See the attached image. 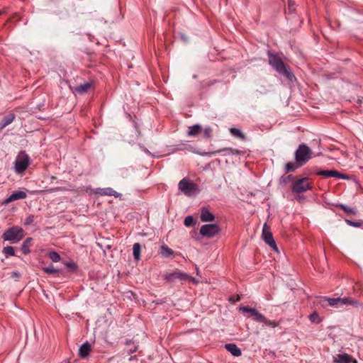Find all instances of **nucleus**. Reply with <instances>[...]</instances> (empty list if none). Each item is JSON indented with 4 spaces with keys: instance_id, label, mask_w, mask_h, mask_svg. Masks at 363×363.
Wrapping results in <instances>:
<instances>
[{
    "instance_id": "1",
    "label": "nucleus",
    "mask_w": 363,
    "mask_h": 363,
    "mask_svg": "<svg viewBox=\"0 0 363 363\" xmlns=\"http://www.w3.org/2000/svg\"><path fill=\"white\" fill-rule=\"evenodd\" d=\"M268 61L269 64L277 72L284 76L288 80L293 82L296 79L294 73L291 71L290 68L284 63L279 55L268 52Z\"/></svg>"
},
{
    "instance_id": "2",
    "label": "nucleus",
    "mask_w": 363,
    "mask_h": 363,
    "mask_svg": "<svg viewBox=\"0 0 363 363\" xmlns=\"http://www.w3.org/2000/svg\"><path fill=\"white\" fill-rule=\"evenodd\" d=\"M30 160L29 156L24 151L20 152L14 161V171L18 174H23L30 165Z\"/></svg>"
},
{
    "instance_id": "3",
    "label": "nucleus",
    "mask_w": 363,
    "mask_h": 363,
    "mask_svg": "<svg viewBox=\"0 0 363 363\" xmlns=\"http://www.w3.org/2000/svg\"><path fill=\"white\" fill-rule=\"evenodd\" d=\"M24 237L23 228L13 226L6 230L2 235L4 240L10 241L11 243H18Z\"/></svg>"
},
{
    "instance_id": "4",
    "label": "nucleus",
    "mask_w": 363,
    "mask_h": 363,
    "mask_svg": "<svg viewBox=\"0 0 363 363\" xmlns=\"http://www.w3.org/2000/svg\"><path fill=\"white\" fill-rule=\"evenodd\" d=\"M311 150L306 145H300L295 152V160L296 163L300 165L305 164L311 158Z\"/></svg>"
},
{
    "instance_id": "5",
    "label": "nucleus",
    "mask_w": 363,
    "mask_h": 363,
    "mask_svg": "<svg viewBox=\"0 0 363 363\" xmlns=\"http://www.w3.org/2000/svg\"><path fill=\"white\" fill-rule=\"evenodd\" d=\"M178 188L187 196H193L198 193V186L186 178L179 182Z\"/></svg>"
},
{
    "instance_id": "6",
    "label": "nucleus",
    "mask_w": 363,
    "mask_h": 363,
    "mask_svg": "<svg viewBox=\"0 0 363 363\" xmlns=\"http://www.w3.org/2000/svg\"><path fill=\"white\" fill-rule=\"evenodd\" d=\"M220 232V228L217 224H205L200 228V233L201 235L206 238H212Z\"/></svg>"
},
{
    "instance_id": "7",
    "label": "nucleus",
    "mask_w": 363,
    "mask_h": 363,
    "mask_svg": "<svg viewBox=\"0 0 363 363\" xmlns=\"http://www.w3.org/2000/svg\"><path fill=\"white\" fill-rule=\"evenodd\" d=\"M311 189V185L308 182V178H303L296 181L292 186V190L296 193H302Z\"/></svg>"
},
{
    "instance_id": "8",
    "label": "nucleus",
    "mask_w": 363,
    "mask_h": 363,
    "mask_svg": "<svg viewBox=\"0 0 363 363\" xmlns=\"http://www.w3.org/2000/svg\"><path fill=\"white\" fill-rule=\"evenodd\" d=\"M262 238L264 242L270 246L274 251L278 252V248L277 247L276 242L273 238L272 233L270 231L269 228L265 223L263 226L262 229Z\"/></svg>"
},
{
    "instance_id": "9",
    "label": "nucleus",
    "mask_w": 363,
    "mask_h": 363,
    "mask_svg": "<svg viewBox=\"0 0 363 363\" xmlns=\"http://www.w3.org/2000/svg\"><path fill=\"white\" fill-rule=\"evenodd\" d=\"M240 311L243 313H249L252 317L253 320L258 322L259 320H264V315L258 311L255 308H250L249 306H241Z\"/></svg>"
},
{
    "instance_id": "10",
    "label": "nucleus",
    "mask_w": 363,
    "mask_h": 363,
    "mask_svg": "<svg viewBox=\"0 0 363 363\" xmlns=\"http://www.w3.org/2000/svg\"><path fill=\"white\" fill-rule=\"evenodd\" d=\"M317 175L323 176L325 177H334L337 179H348V176L346 174H343L336 170H320L318 171L317 173Z\"/></svg>"
},
{
    "instance_id": "11",
    "label": "nucleus",
    "mask_w": 363,
    "mask_h": 363,
    "mask_svg": "<svg viewBox=\"0 0 363 363\" xmlns=\"http://www.w3.org/2000/svg\"><path fill=\"white\" fill-rule=\"evenodd\" d=\"M27 196V194L25 191H16L13 192L4 201V204H8L11 202H13L14 201L18 200V199H26Z\"/></svg>"
},
{
    "instance_id": "12",
    "label": "nucleus",
    "mask_w": 363,
    "mask_h": 363,
    "mask_svg": "<svg viewBox=\"0 0 363 363\" xmlns=\"http://www.w3.org/2000/svg\"><path fill=\"white\" fill-rule=\"evenodd\" d=\"M95 192L101 196H113L116 198L121 196V194L116 192L112 188L110 187L98 188L96 189Z\"/></svg>"
},
{
    "instance_id": "13",
    "label": "nucleus",
    "mask_w": 363,
    "mask_h": 363,
    "mask_svg": "<svg viewBox=\"0 0 363 363\" xmlns=\"http://www.w3.org/2000/svg\"><path fill=\"white\" fill-rule=\"evenodd\" d=\"M201 220L202 222H211L215 219V216L206 208H202L201 210Z\"/></svg>"
},
{
    "instance_id": "14",
    "label": "nucleus",
    "mask_w": 363,
    "mask_h": 363,
    "mask_svg": "<svg viewBox=\"0 0 363 363\" xmlns=\"http://www.w3.org/2000/svg\"><path fill=\"white\" fill-rule=\"evenodd\" d=\"M225 347L235 357H239L242 354L241 350L234 343L226 344Z\"/></svg>"
},
{
    "instance_id": "15",
    "label": "nucleus",
    "mask_w": 363,
    "mask_h": 363,
    "mask_svg": "<svg viewBox=\"0 0 363 363\" xmlns=\"http://www.w3.org/2000/svg\"><path fill=\"white\" fill-rule=\"evenodd\" d=\"M91 352V346L89 342H86L82 344L79 350V354L82 358H86L89 356Z\"/></svg>"
},
{
    "instance_id": "16",
    "label": "nucleus",
    "mask_w": 363,
    "mask_h": 363,
    "mask_svg": "<svg viewBox=\"0 0 363 363\" xmlns=\"http://www.w3.org/2000/svg\"><path fill=\"white\" fill-rule=\"evenodd\" d=\"M91 86V82H86L74 88L73 91L78 94H84L87 92Z\"/></svg>"
},
{
    "instance_id": "17",
    "label": "nucleus",
    "mask_w": 363,
    "mask_h": 363,
    "mask_svg": "<svg viewBox=\"0 0 363 363\" xmlns=\"http://www.w3.org/2000/svg\"><path fill=\"white\" fill-rule=\"evenodd\" d=\"M15 118V115L13 113H9L5 116L0 122V129H4L7 125L11 124Z\"/></svg>"
},
{
    "instance_id": "18",
    "label": "nucleus",
    "mask_w": 363,
    "mask_h": 363,
    "mask_svg": "<svg viewBox=\"0 0 363 363\" xmlns=\"http://www.w3.org/2000/svg\"><path fill=\"white\" fill-rule=\"evenodd\" d=\"M334 362L335 363H350L352 362V357L346 353L337 354Z\"/></svg>"
},
{
    "instance_id": "19",
    "label": "nucleus",
    "mask_w": 363,
    "mask_h": 363,
    "mask_svg": "<svg viewBox=\"0 0 363 363\" xmlns=\"http://www.w3.org/2000/svg\"><path fill=\"white\" fill-rule=\"evenodd\" d=\"M359 303L352 298H350V297H343V298H341V306H359Z\"/></svg>"
},
{
    "instance_id": "20",
    "label": "nucleus",
    "mask_w": 363,
    "mask_h": 363,
    "mask_svg": "<svg viewBox=\"0 0 363 363\" xmlns=\"http://www.w3.org/2000/svg\"><path fill=\"white\" fill-rule=\"evenodd\" d=\"M202 130V128L199 124H196L189 128L187 131L188 136H196Z\"/></svg>"
},
{
    "instance_id": "21",
    "label": "nucleus",
    "mask_w": 363,
    "mask_h": 363,
    "mask_svg": "<svg viewBox=\"0 0 363 363\" xmlns=\"http://www.w3.org/2000/svg\"><path fill=\"white\" fill-rule=\"evenodd\" d=\"M335 206L339 207L340 208L343 210L348 215H356L357 213V211L356 208L347 206L342 203L335 204Z\"/></svg>"
},
{
    "instance_id": "22",
    "label": "nucleus",
    "mask_w": 363,
    "mask_h": 363,
    "mask_svg": "<svg viewBox=\"0 0 363 363\" xmlns=\"http://www.w3.org/2000/svg\"><path fill=\"white\" fill-rule=\"evenodd\" d=\"M160 253L164 257H168L174 254V251L166 245H162L160 247Z\"/></svg>"
},
{
    "instance_id": "23",
    "label": "nucleus",
    "mask_w": 363,
    "mask_h": 363,
    "mask_svg": "<svg viewBox=\"0 0 363 363\" xmlns=\"http://www.w3.org/2000/svg\"><path fill=\"white\" fill-rule=\"evenodd\" d=\"M229 130H230V134L233 136H234L235 138H239L241 140L245 139V135L240 129L236 128H230Z\"/></svg>"
},
{
    "instance_id": "24",
    "label": "nucleus",
    "mask_w": 363,
    "mask_h": 363,
    "mask_svg": "<svg viewBox=\"0 0 363 363\" xmlns=\"http://www.w3.org/2000/svg\"><path fill=\"white\" fill-rule=\"evenodd\" d=\"M141 247L139 243H135L133 246V257L135 260H139L140 257Z\"/></svg>"
},
{
    "instance_id": "25",
    "label": "nucleus",
    "mask_w": 363,
    "mask_h": 363,
    "mask_svg": "<svg viewBox=\"0 0 363 363\" xmlns=\"http://www.w3.org/2000/svg\"><path fill=\"white\" fill-rule=\"evenodd\" d=\"M328 304L330 306L335 308H340L341 306V298H327Z\"/></svg>"
},
{
    "instance_id": "26",
    "label": "nucleus",
    "mask_w": 363,
    "mask_h": 363,
    "mask_svg": "<svg viewBox=\"0 0 363 363\" xmlns=\"http://www.w3.org/2000/svg\"><path fill=\"white\" fill-rule=\"evenodd\" d=\"M31 241H32V238H28L23 242V245L21 246V251L24 255H27L30 252L29 245H30V243Z\"/></svg>"
},
{
    "instance_id": "27",
    "label": "nucleus",
    "mask_w": 363,
    "mask_h": 363,
    "mask_svg": "<svg viewBox=\"0 0 363 363\" xmlns=\"http://www.w3.org/2000/svg\"><path fill=\"white\" fill-rule=\"evenodd\" d=\"M301 166V165L296 163V162H288L285 165L286 172H293V171L296 170V169H298Z\"/></svg>"
},
{
    "instance_id": "28",
    "label": "nucleus",
    "mask_w": 363,
    "mask_h": 363,
    "mask_svg": "<svg viewBox=\"0 0 363 363\" xmlns=\"http://www.w3.org/2000/svg\"><path fill=\"white\" fill-rule=\"evenodd\" d=\"M48 257L53 262H58L61 259L60 255L55 251L50 252L48 253Z\"/></svg>"
},
{
    "instance_id": "29",
    "label": "nucleus",
    "mask_w": 363,
    "mask_h": 363,
    "mask_svg": "<svg viewBox=\"0 0 363 363\" xmlns=\"http://www.w3.org/2000/svg\"><path fill=\"white\" fill-rule=\"evenodd\" d=\"M258 322L263 323L264 324V325L269 326L271 328H276L278 326V323L277 322L267 319L264 315V320H259Z\"/></svg>"
},
{
    "instance_id": "30",
    "label": "nucleus",
    "mask_w": 363,
    "mask_h": 363,
    "mask_svg": "<svg viewBox=\"0 0 363 363\" xmlns=\"http://www.w3.org/2000/svg\"><path fill=\"white\" fill-rule=\"evenodd\" d=\"M3 252L4 253L6 257L13 256L15 255L14 248L11 246L4 247L3 249Z\"/></svg>"
},
{
    "instance_id": "31",
    "label": "nucleus",
    "mask_w": 363,
    "mask_h": 363,
    "mask_svg": "<svg viewBox=\"0 0 363 363\" xmlns=\"http://www.w3.org/2000/svg\"><path fill=\"white\" fill-rule=\"evenodd\" d=\"M42 270L47 274H57L59 272V270L55 269L52 265L43 267Z\"/></svg>"
},
{
    "instance_id": "32",
    "label": "nucleus",
    "mask_w": 363,
    "mask_h": 363,
    "mask_svg": "<svg viewBox=\"0 0 363 363\" xmlns=\"http://www.w3.org/2000/svg\"><path fill=\"white\" fill-rule=\"evenodd\" d=\"M309 320L313 323H319L321 322V318L316 312H314L309 315Z\"/></svg>"
},
{
    "instance_id": "33",
    "label": "nucleus",
    "mask_w": 363,
    "mask_h": 363,
    "mask_svg": "<svg viewBox=\"0 0 363 363\" xmlns=\"http://www.w3.org/2000/svg\"><path fill=\"white\" fill-rule=\"evenodd\" d=\"M164 279L168 281H173L177 279V272L167 273L164 275Z\"/></svg>"
},
{
    "instance_id": "34",
    "label": "nucleus",
    "mask_w": 363,
    "mask_h": 363,
    "mask_svg": "<svg viewBox=\"0 0 363 363\" xmlns=\"http://www.w3.org/2000/svg\"><path fill=\"white\" fill-rule=\"evenodd\" d=\"M184 224L186 227H190L194 224V218L191 216H188L184 218Z\"/></svg>"
},
{
    "instance_id": "35",
    "label": "nucleus",
    "mask_w": 363,
    "mask_h": 363,
    "mask_svg": "<svg viewBox=\"0 0 363 363\" xmlns=\"http://www.w3.org/2000/svg\"><path fill=\"white\" fill-rule=\"evenodd\" d=\"M212 135V128L210 126H207L203 129V137L206 138H210Z\"/></svg>"
},
{
    "instance_id": "36",
    "label": "nucleus",
    "mask_w": 363,
    "mask_h": 363,
    "mask_svg": "<svg viewBox=\"0 0 363 363\" xmlns=\"http://www.w3.org/2000/svg\"><path fill=\"white\" fill-rule=\"evenodd\" d=\"M189 275L186 273L177 271V279L183 281H188Z\"/></svg>"
},
{
    "instance_id": "37",
    "label": "nucleus",
    "mask_w": 363,
    "mask_h": 363,
    "mask_svg": "<svg viewBox=\"0 0 363 363\" xmlns=\"http://www.w3.org/2000/svg\"><path fill=\"white\" fill-rule=\"evenodd\" d=\"M346 223H347L349 225L355 227V228H360L362 227V223L359 222L352 221L348 219H345Z\"/></svg>"
},
{
    "instance_id": "38",
    "label": "nucleus",
    "mask_w": 363,
    "mask_h": 363,
    "mask_svg": "<svg viewBox=\"0 0 363 363\" xmlns=\"http://www.w3.org/2000/svg\"><path fill=\"white\" fill-rule=\"evenodd\" d=\"M223 151H228V154H230V155H240L241 153V152L240 150H238L237 149H233L231 147L224 149Z\"/></svg>"
},
{
    "instance_id": "39",
    "label": "nucleus",
    "mask_w": 363,
    "mask_h": 363,
    "mask_svg": "<svg viewBox=\"0 0 363 363\" xmlns=\"http://www.w3.org/2000/svg\"><path fill=\"white\" fill-rule=\"evenodd\" d=\"M35 217L33 215H30L28 217L26 218L24 224L26 225H30L32 224L34 221Z\"/></svg>"
},
{
    "instance_id": "40",
    "label": "nucleus",
    "mask_w": 363,
    "mask_h": 363,
    "mask_svg": "<svg viewBox=\"0 0 363 363\" xmlns=\"http://www.w3.org/2000/svg\"><path fill=\"white\" fill-rule=\"evenodd\" d=\"M188 281H191L194 284H198L199 281L197 279H196L195 278L189 276V277L188 278Z\"/></svg>"
},
{
    "instance_id": "41",
    "label": "nucleus",
    "mask_w": 363,
    "mask_h": 363,
    "mask_svg": "<svg viewBox=\"0 0 363 363\" xmlns=\"http://www.w3.org/2000/svg\"><path fill=\"white\" fill-rule=\"evenodd\" d=\"M67 265L68 267H72V266H74V264L73 263H68Z\"/></svg>"
},
{
    "instance_id": "42",
    "label": "nucleus",
    "mask_w": 363,
    "mask_h": 363,
    "mask_svg": "<svg viewBox=\"0 0 363 363\" xmlns=\"http://www.w3.org/2000/svg\"><path fill=\"white\" fill-rule=\"evenodd\" d=\"M13 274H14V276H17V273L16 272H13Z\"/></svg>"
}]
</instances>
